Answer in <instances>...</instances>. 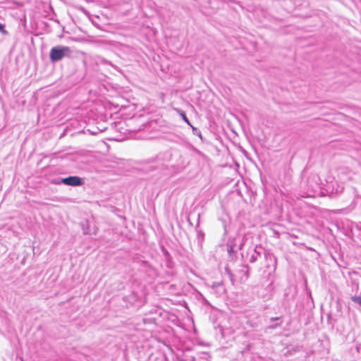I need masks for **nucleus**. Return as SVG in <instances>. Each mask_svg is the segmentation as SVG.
<instances>
[{"mask_svg":"<svg viewBox=\"0 0 361 361\" xmlns=\"http://www.w3.org/2000/svg\"><path fill=\"white\" fill-rule=\"evenodd\" d=\"M204 233L202 231H197V238L199 240H202L204 239Z\"/></svg>","mask_w":361,"mask_h":361,"instance_id":"obj_12","label":"nucleus"},{"mask_svg":"<svg viewBox=\"0 0 361 361\" xmlns=\"http://www.w3.org/2000/svg\"><path fill=\"white\" fill-rule=\"evenodd\" d=\"M245 267H246L247 269H248V267H247V266H246ZM245 274H246V278H248V276H249V275H248V269H247V270L245 271Z\"/></svg>","mask_w":361,"mask_h":361,"instance_id":"obj_18","label":"nucleus"},{"mask_svg":"<svg viewBox=\"0 0 361 361\" xmlns=\"http://www.w3.org/2000/svg\"><path fill=\"white\" fill-rule=\"evenodd\" d=\"M276 320H280V317H272V318H271V322L276 321Z\"/></svg>","mask_w":361,"mask_h":361,"instance_id":"obj_17","label":"nucleus"},{"mask_svg":"<svg viewBox=\"0 0 361 361\" xmlns=\"http://www.w3.org/2000/svg\"><path fill=\"white\" fill-rule=\"evenodd\" d=\"M226 271H228V274H229L230 276H231V274L230 271L228 270V269H226Z\"/></svg>","mask_w":361,"mask_h":361,"instance_id":"obj_19","label":"nucleus"},{"mask_svg":"<svg viewBox=\"0 0 361 361\" xmlns=\"http://www.w3.org/2000/svg\"><path fill=\"white\" fill-rule=\"evenodd\" d=\"M352 300L361 306V297L354 296L352 298Z\"/></svg>","mask_w":361,"mask_h":361,"instance_id":"obj_10","label":"nucleus"},{"mask_svg":"<svg viewBox=\"0 0 361 361\" xmlns=\"http://www.w3.org/2000/svg\"><path fill=\"white\" fill-rule=\"evenodd\" d=\"M73 54L74 51L71 47L68 46L57 45L51 49L49 52V59L51 62L56 63L64 58H73Z\"/></svg>","mask_w":361,"mask_h":361,"instance_id":"obj_1","label":"nucleus"},{"mask_svg":"<svg viewBox=\"0 0 361 361\" xmlns=\"http://www.w3.org/2000/svg\"><path fill=\"white\" fill-rule=\"evenodd\" d=\"M262 252H264L265 257L267 256V252L264 249V247H262V245H256L255 249L253 250L252 252L250 255V257L249 258V262L250 263H255L257 262L259 259V257H261Z\"/></svg>","mask_w":361,"mask_h":361,"instance_id":"obj_4","label":"nucleus"},{"mask_svg":"<svg viewBox=\"0 0 361 361\" xmlns=\"http://www.w3.org/2000/svg\"><path fill=\"white\" fill-rule=\"evenodd\" d=\"M61 178L54 180L53 183L58 185L63 183V182H61Z\"/></svg>","mask_w":361,"mask_h":361,"instance_id":"obj_15","label":"nucleus"},{"mask_svg":"<svg viewBox=\"0 0 361 361\" xmlns=\"http://www.w3.org/2000/svg\"><path fill=\"white\" fill-rule=\"evenodd\" d=\"M174 111H176L180 116V117L182 118V119L188 125V126H191V123L190 122V121L188 120V117L186 116V114L185 113L180 109H178V108H174Z\"/></svg>","mask_w":361,"mask_h":361,"instance_id":"obj_7","label":"nucleus"},{"mask_svg":"<svg viewBox=\"0 0 361 361\" xmlns=\"http://www.w3.org/2000/svg\"><path fill=\"white\" fill-rule=\"evenodd\" d=\"M281 322L271 324L269 328L271 329H276V327L279 326L281 325Z\"/></svg>","mask_w":361,"mask_h":361,"instance_id":"obj_14","label":"nucleus"},{"mask_svg":"<svg viewBox=\"0 0 361 361\" xmlns=\"http://www.w3.org/2000/svg\"><path fill=\"white\" fill-rule=\"evenodd\" d=\"M0 32L6 34L7 31L4 29V25L0 23Z\"/></svg>","mask_w":361,"mask_h":361,"instance_id":"obj_13","label":"nucleus"},{"mask_svg":"<svg viewBox=\"0 0 361 361\" xmlns=\"http://www.w3.org/2000/svg\"><path fill=\"white\" fill-rule=\"evenodd\" d=\"M61 182H63L64 185L71 186H80L84 183L82 178L75 176L62 178Z\"/></svg>","mask_w":361,"mask_h":361,"instance_id":"obj_3","label":"nucleus"},{"mask_svg":"<svg viewBox=\"0 0 361 361\" xmlns=\"http://www.w3.org/2000/svg\"><path fill=\"white\" fill-rule=\"evenodd\" d=\"M161 251L164 255V257L168 259L169 257H170V254L169 252H168V250L164 247L162 246L161 247Z\"/></svg>","mask_w":361,"mask_h":361,"instance_id":"obj_11","label":"nucleus"},{"mask_svg":"<svg viewBox=\"0 0 361 361\" xmlns=\"http://www.w3.org/2000/svg\"><path fill=\"white\" fill-rule=\"evenodd\" d=\"M211 287L219 295H223L226 291L222 281L213 282Z\"/></svg>","mask_w":361,"mask_h":361,"instance_id":"obj_5","label":"nucleus"},{"mask_svg":"<svg viewBox=\"0 0 361 361\" xmlns=\"http://www.w3.org/2000/svg\"><path fill=\"white\" fill-rule=\"evenodd\" d=\"M192 128V133L194 135H197L200 139H202V133L201 132L195 127H194L192 124L191 126H190Z\"/></svg>","mask_w":361,"mask_h":361,"instance_id":"obj_9","label":"nucleus"},{"mask_svg":"<svg viewBox=\"0 0 361 361\" xmlns=\"http://www.w3.org/2000/svg\"><path fill=\"white\" fill-rule=\"evenodd\" d=\"M226 250L230 255L237 252L238 250L232 247V245L226 243Z\"/></svg>","mask_w":361,"mask_h":361,"instance_id":"obj_8","label":"nucleus"},{"mask_svg":"<svg viewBox=\"0 0 361 361\" xmlns=\"http://www.w3.org/2000/svg\"><path fill=\"white\" fill-rule=\"evenodd\" d=\"M356 228L357 230L361 231V222H359L356 224Z\"/></svg>","mask_w":361,"mask_h":361,"instance_id":"obj_16","label":"nucleus"},{"mask_svg":"<svg viewBox=\"0 0 361 361\" xmlns=\"http://www.w3.org/2000/svg\"><path fill=\"white\" fill-rule=\"evenodd\" d=\"M227 243L232 245V247L236 250H241L243 247V243L240 242V239L237 238H229Z\"/></svg>","mask_w":361,"mask_h":361,"instance_id":"obj_6","label":"nucleus"},{"mask_svg":"<svg viewBox=\"0 0 361 361\" xmlns=\"http://www.w3.org/2000/svg\"><path fill=\"white\" fill-rule=\"evenodd\" d=\"M142 170L147 173H154V176L161 175L166 170V165L161 158L156 157L146 161Z\"/></svg>","mask_w":361,"mask_h":361,"instance_id":"obj_2","label":"nucleus"}]
</instances>
